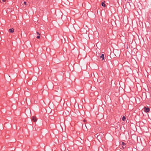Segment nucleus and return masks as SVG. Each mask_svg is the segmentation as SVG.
Wrapping results in <instances>:
<instances>
[{
	"label": "nucleus",
	"mask_w": 151,
	"mask_h": 151,
	"mask_svg": "<svg viewBox=\"0 0 151 151\" xmlns=\"http://www.w3.org/2000/svg\"><path fill=\"white\" fill-rule=\"evenodd\" d=\"M9 32L10 33H13L14 32V29L13 28L10 29H9Z\"/></svg>",
	"instance_id": "obj_4"
},
{
	"label": "nucleus",
	"mask_w": 151,
	"mask_h": 151,
	"mask_svg": "<svg viewBox=\"0 0 151 151\" xmlns=\"http://www.w3.org/2000/svg\"><path fill=\"white\" fill-rule=\"evenodd\" d=\"M37 39H39V38H40V36L39 35V36H37Z\"/></svg>",
	"instance_id": "obj_9"
},
{
	"label": "nucleus",
	"mask_w": 151,
	"mask_h": 151,
	"mask_svg": "<svg viewBox=\"0 0 151 151\" xmlns=\"http://www.w3.org/2000/svg\"><path fill=\"white\" fill-rule=\"evenodd\" d=\"M150 109L149 107H145L144 108V111L146 113H147L150 111Z\"/></svg>",
	"instance_id": "obj_1"
},
{
	"label": "nucleus",
	"mask_w": 151,
	"mask_h": 151,
	"mask_svg": "<svg viewBox=\"0 0 151 151\" xmlns=\"http://www.w3.org/2000/svg\"><path fill=\"white\" fill-rule=\"evenodd\" d=\"M122 145H123V146H122V148H123V149H124V147H124V146L126 145V144L123 142H122Z\"/></svg>",
	"instance_id": "obj_5"
},
{
	"label": "nucleus",
	"mask_w": 151,
	"mask_h": 151,
	"mask_svg": "<svg viewBox=\"0 0 151 151\" xmlns=\"http://www.w3.org/2000/svg\"><path fill=\"white\" fill-rule=\"evenodd\" d=\"M126 119V117L124 116H123L122 118V120L123 121H124Z\"/></svg>",
	"instance_id": "obj_7"
},
{
	"label": "nucleus",
	"mask_w": 151,
	"mask_h": 151,
	"mask_svg": "<svg viewBox=\"0 0 151 151\" xmlns=\"http://www.w3.org/2000/svg\"><path fill=\"white\" fill-rule=\"evenodd\" d=\"M37 34L38 35H40V33H39L38 32H37Z\"/></svg>",
	"instance_id": "obj_11"
},
{
	"label": "nucleus",
	"mask_w": 151,
	"mask_h": 151,
	"mask_svg": "<svg viewBox=\"0 0 151 151\" xmlns=\"http://www.w3.org/2000/svg\"><path fill=\"white\" fill-rule=\"evenodd\" d=\"M101 5L102 6H103L104 7H105L106 6V5L104 3V2H102Z\"/></svg>",
	"instance_id": "obj_6"
},
{
	"label": "nucleus",
	"mask_w": 151,
	"mask_h": 151,
	"mask_svg": "<svg viewBox=\"0 0 151 151\" xmlns=\"http://www.w3.org/2000/svg\"><path fill=\"white\" fill-rule=\"evenodd\" d=\"M24 4H25L26 5H27L26 4V1H24Z\"/></svg>",
	"instance_id": "obj_10"
},
{
	"label": "nucleus",
	"mask_w": 151,
	"mask_h": 151,
	"mask_svg": "<svg viewBox=\"0 0 151 151\" xmlns=\"http://www.w3.org/2000/svg\"><path fill=\"white\" fill-rule=\"evenodd\" d=\"M102 59L101 60H103L104 59V55L103 54H102L101 55L100 57V59Z\"/></svg>",
	"instance_id": "obj_3"
},
{
	"label": "nucleus",
	"mask_w": 151,
	"mask_h": 151,
	"mask_svg": "<svg viewBox=\"0 0 151 151\" xmlns=\"http://www.w3.org/2000/svg\"><path fill=\"white\" fill-rule=\"evenodd\" d=\"M0 0L3 2H6L8 0Z\"/></svg>",
	"instance_id": "obj_8"
},
{
	"label": "nucleus",
	"mask_w": 151,
	"mask_h": 151,
	"mask_svg": "<svg viewBox=\"0 0 151 151\" xmlns=\"http://www.w3.org/2000/svg\"><path fill=\"white\" fill-rule=\"evenodd\" d=\"M32 119L33 121L35 122L37 120L36 117L35 116H32Z\"/></svg>",
	"instance_id": "obj_2"
}]
</instances>
